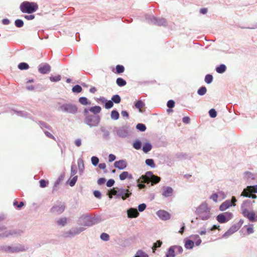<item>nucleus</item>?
I'll return each mask as SVG.
<instances>
[{"instance_id": "nucleus-37", "label": "nucleus", "mask_w": 257, "mask_h": 257, "mask_svg": "<svg viewBox=\"0 0 257 257\" xmlns=\"http://www.w3.org/2000/svg\"><path fill=\"white\" fill-rule=\"evenodd\" d=\"M116 83L117 85L120 87L124 86L126 84L125 80L121 77L116 79Z\"/></svg>"}, {"instance_id": "nucleus-3", "label": "nucleus", "mask_w": 257, "mask_h": 257, "mask_svg": "<svg viewBox=\"0 0 257 257\" xmlns=\"http://www.w3.org/2000/svg\"><path fill=\"white\" fill-rule=\"evenodd\" d=\"M84 116V122L90 127L97 126L100 123L101 118L98 115L83 113Z\"/></svg>"}, {"instance_id": "nucleus-4", "label": "nucleus", "mask_w": 257, "mask_h": 257, "mask_svg": "<svg viewBox=\"0 0 257 257\" xmlns=\"http://www.w3.org/2000/svg\"><path fill=\"white\" fill-rule=\"evenodd\" d=\"M98 222L97 217H92L87 214H84L81 216L78 221L77 223L84 226H91Z\"/></svg>"}, {"instance_id": "nucleus-33", "label": "nucleus", "mask_w": 257, "mask_h": 257, "mask_svg": "<svg viewBox=\"0 0 257 257\" xmlns=\"http://www.w3.org/2000/svg\"><path fill=\"white\" fill-rule=\"evenodd\" d=\"M110 117L113 120H117L119 117V114L116 110H113L111 112Z\"/></svg>"}, {"instance_id": "nucleus-50", "label": "nucleus", "mask_w": 257, "mask_h": 257, "mask_svg": "<svg viewBox=\"0 0 257 257\" xmlns=\"http://www.w3.org/2000/svg\"><path fill=\"white\" fill-rule=\"evenodd\" d=\"M113 106V101H112L111 100H106L105 104H104V107L106 109H110L112 108Z\"/></svg>"}, {"instance_id": "nucleus-62", "label": "nucleus", "mask_w": 257, "mask_h": 257, "mask_svg": "<svg viewBox=\"0 0 257 257\" xmlns=\"http://www.w3.org/2000/svg\"><path fill=\"white\" fill-rule=\"evenodd\" d=\"M224 214L226 219H227V221H229L230 219H231L233 217V214L232 213L229 212H226L223 213Z\"/></svg>"}, {"instance_id": "nucleus-44", "label": "nucleus", "mask_w": 257, "mask_h": 257, "mask_svg": "<svg viewBox=\"0 0 257 257\" xmlns=\"http://www.w3.org/2000/svg\"><path fill=\"white\" fill-rule=\"evenodd\" d=\"M18 67L20 70H27L29 68V65L25 62H21L19 63Z\"/></svg>"}, {"instance_id": "nucleus-18", "label": "nucleus", "mask_w": 257, "mask_h": 257, "mask_svg": "<svg viewBox=\"0 0 257 257\" xmlns=\"http://www.w3.org/2000/svg\"><path fill=\"white\" fill-rule=\"evenodd\" d=\"M114 167L119 170H123L127 167V162L125 160L115 161L114 163Z\"/></svg>"}, {"instance_id": "nucleus-49", "label": "nucleus", "mask_w": 257, "mask_h": 257, "mask_svg": "<svg viewBox=\"0 0 257 257\" xmlns=\"http://www.w3.org/2000/svg\"><path fill=\"white\" fill-rule=\"evenodd\" d=\"M213 76L211 74H207L205 77V82L207 84H210L213 81Z\"/></svg>"}, {"instance_id": "nucleus-25", "label": "nucleus", "mask_w": 257, "mask_h": 257, "mask_svg": "<svg viewBox=\"0 0 257 257\" xmlns=\"http://www.w3.org/2000/svg\"><path fill=\"white\" fill-rule=\"evenodd\" d=\"M244 192L250 194L253 192L257 193V185L253 186H248L246 188L244 189Z\"/></svg>"}, {"instance_id": "nucleus-59", "label": "nucleus", "mask_w": 257, "mask_h": 257, "mask_svg": "<svg viewBox=\"0 0 257 257\" xmlns=\"http://www.w3.org/2000/svg\"><path fill=\"white\" fill-rule=\"evenodd\" d=\"M78 177L77 176H74L72 179H71L69 182V185L71 187H73L75 185L77 180Z\"/></svg>"}, {"instance_id": "nucleus-7", "label": "nucleus", "mask_w": 257, "mask_h": 257, "mask_svg": "<svg viewBox=\"0 0 257 257\" xmlns=\"http://www.w3.org/2000/svg\"><path fill=\"white\" fill-rule=\"evenodd\" d=\"M141 179H143V181L146 182L147 184L151 183V185H153L158 183L161 180V178L154 175L152 172L148 171L144 175L141 177Z\"/></svg>"}, {"instance_id": "nucleus-5", "label": "nucleus", "mask_w": 257, "mask_h": 257, "mask_svg": "<svg viewBox=\"0 0 257 257\" xmlns=\"http://www.w3.org/2000/svg\"><path fill=\"white\" fill-rule=\"evenodd\" d=\"M20 9L23 13L32 14L37 11L38 5L34 2L25 1L21 4Z\"/></svg>"}, {"instance_id": "nucleus-52", "label": "nucleus", "mask_w": 257, "mask_h": 257, "mask_svg": "<svg viewBox=\"0 0 257 257\" xmlns=\"http://www.w3.org/2000/svg\"><path fill=\"white\" fill-rule=\"evenodd\" d=\"M15 25L18 28H22L24 26V22L21 19H17L15 21Z\"/></svg>"}, {"instance_id": "nucleus-36", "label": "nucleus", "mask_w": 257, "mask_h": 257, "mask_svg": "<svg viewBox=\"0 0 257 257\" xmlns=\"http://www.w3.org/2000/svg\"><path fill=\"white\" fill-rule=\"evenodd\" d=\"M251 204V202L250 200H246L243 202L241 205L240 210L243 209H248V208H249Z\"/></svg>"}, {"instance_id": "nucleus-12", "label": "nucleus", "mask_w": 257, "mask_h": 257, "mask_svg": "<svg viewBox=\"0 0 257 257\" xmlns=\"http://www.w3.org/2000/svg\"><path fill=\"white\" fill-rule=\"evenodd\" d=\"M65 205L64 203L60 202L59 204L54 205L50 209L51 213L60 214L65 210Z\"/></svg>"}, {"instance_id": "nucleus-48", "label": "nucleus", "mask_w": 257, "mask_h": 257, "mask_svg": "<svg viewBox=\"0 0 257 257\" xmlns=\"http://www.w3.org/2000/svg\"><path fill=\"white\" fill-rule=\"evenodd\" d=\"M173 246L177 253L181 254L183 252V249L182 246L176 245H173Z\"/></svg>"}, {"instance_id": "nucleus-11", "label": "nucleus", "mask_w": 257, "mask_h": 257, "mask_svg": "<svg viewBox=\"0 0 257 257\" xmlns=\"http://www.w3.org/2000/svg\"><path fill=\"white\" fill-rule=\"evenodd\" d=\"M85 228L83 227H72L69 231L65 232L63 234V236L65 237L71 238L80 234L85 230Z\"/></svg>"}, {"instance_id": "nucleus-6", "label": "nucleus", "mask_w": 257, "mask_h": 257, "mask_svg": "<svg viewBox=\"0 0 257 257\" xmlns=\"http://www.w3.org/2000/svg\"><path fill=\"white\" fill-rule=\"evenodd\" d=\"M58 110L64 113L76 114L78 111L77 106L71 103H65L60 105L58 107Z\"/></svg>"}, {"instance_id": "nucleus-32", "label": "nucleus", "mask_w": 257, "mask_h": 257, "mask_svg": "<svg viewBox=\"0 0 257 257\" xmlns=\"http://www.w3.org/2000/svg\"><path fill=\"white\" fill-rule=\"evenodd\" d=\"M246 218L251 222L257 221V215L255 216V213L253 211L250 212Z\"/></svg>"}, {"instance_id": "nucleus-47", "label": "nucleus", "mask_w": 257, "mask_h": 257, "mask_svg": "<svg viewBox=\"0 0 257 257\" xmlns=\"http://www.w3.org/2000/svg\"><path fill=\"white\" fill-rule=\"evenodd\" d=\"M136 128L141 132H145L147 127L144 124L140 123L136 125Z\"/></svg>"}, {"instance_id": "nucleus-42", "label": "nucleus", "mask_w": 257, "mask_h": 257, "mask_svg": "<svg viewBox=\"0 0 257 257\" xmlns=\"http://www.w3.org/2000/svg\"><path fill=\"white\" fill-rule=\"evenodd\" d=\"M241 196L248 197V198H252V199H255L256 198V196L255 194H252V193L249 194L247 193L246 192H244V189L242 191V192L241 194Z\"/></svg>"}, {"instance_id": "nucleus-35", "label": "nucleus", "mask_w": 257, "mask_h": 257, "mask_svg": "<svg viewBox=\"0 0 257 257\" xmlns=\"http://www.w3.org/2000/svg\"><path fill=\"white\" fill-rule=\"evenodd\" d=\"M79 102L82 105H86L90 104V101L85 97H81L79 98Z\"/></svg>"}, {"instance_id": "nucleus-43", "label": "nucleus", "mask_w": 257, "mask_h": 257, "mask_svg": "<svg viewBox=\"0 0 257 257\" xmlns=\"http://www.w3.org/2000/svg\"><path fill=\"white\" fill-rule=\"evenodd\" d=\"M207 92V89L205 86H201L200 88L197 90V93L198 95L200 96L204 95Z\"/></svg>"}, {"instance_id": "nucleus-53", "label": "nucleus", "mask_w": 257, "mask_h": 257, "mask_svg": "<svg viewBox=\"0 0 257 257\" xmlns=\"http://www.w3.org/2000/svg\"><path fill=\"white\" fill-rule=\"evenodd\" d=\"M137 256L138 257H149V255L142 250H138L137 251Z\"/></svg>"}, {"instance_id": "nucleus-9", "label": "nucleus", "mask_w": 257, "mask_h": 257, "mask_svg": "<svg viewBox=\"0 0 257 257\" xmlns=\"http://www.w3.org/2000/svg\"><path fill=\"white\" fill-rule=\"evenodd\" d=\"M113 195L116 197H121L123 200L126 199L132 195V192L124 188H115L112 189Z\"/></svg>"}, {"instance_id": "nucleus-8", "label": "nucleus", "mask_w": 257, "mask_h": 257, "mask_svg": "<svg viewBox=\"0 0 257 257\" xmlns=\"http://www.w3.org/2000/svg\"><path fill=\"white\" fill-rule=\"evenodd\" d=\"M114 131L118 137L125 138L129 137L131 134V127L128 125L125 124L119 127H115Z\"/></svg>"}, {"instance_id": "nucleus-10", "label": "nucleus", "mask_w": 257, "mask_h": 257, "mask_svg": "<svg viewBox=\"0 0 257 257\" xmlns=\"http://www.w3.org/2000/svg\"><path fill=\"white\" fill-rule=\"evenodd\" d=\"M146 19L149 23L159 26H166L167 24L166 20L163 18H158L154 16L147 15L146 16Z\"/></svg>"}, {"instance_id": "nucleus-34", "label": "nucleus", "mask_w": 257, "mask_h": 257, "mask_svg": "<svg viewBox=\"0 0 257 257\" xmlns=\"http://www.w3.org/2000/svg\"><path fill=\"white\" fill-rule=\"evenodd\" d=\"M14 112L18 116L24 117H29L30 114L26 111L14 110Z\"/></svg>"}, {"instance_id": "nucleus-38", "label": "nucleus", "mask_w": 257, "mask_h": 257, "mask_svg": "<svg viewBox=\"0 0 257 257\" xmlns=\"http://www.w3.org/2000/svg\"><path fill=\"white\" fill-rule=\"evenodd\" d=\"M133 147L136 150H140L142 148V142L139 140H136L133 143Z\"/></svg>"}, {"instance_id": "nucleus-60", "label": "nucleus", "mask_w": 257, "mask_h": 257, "mask_svg": "<svg viewBox=\"0 0 257 257\" xmlns=\"http://www.w3.org/2000/svg\"><path fill=\"white\" fill-rule=\"evenodd\" d=\"M145 106V103L142 100H140L136 102L135 103V106L136 108L141 109Z\"/></svg>"}, {"instance_id": "nucleus-63", "label": "nucleus", "mask_w": 257, "mask_h": 257, "mask_svg": "<svg viewBox=\"0 0 257 257\" xmlns=\"http://www.w3.org/2000/svg\"><path fill=\"white\" fill-rule=\"evenodd\" d=\"M39 183H40V186L41 188H44V187H46L47 185L48 184V182L46 181L44 179H41V180H40Z\"/></svg>"}, {"instance_id": "nucleus-2", "label": "nucleus", "mask_w": 257, "mask_h": 257, "mask_svg": "<svg viewBox=\"0 0 257 257\" xmlns=\"http://www.w3.org/2000/svg\"><path fill=\"white\" fill-rule=\"evenodd\" d=\"M211 208L206 202L202 203L196 208L195 213L196 215V219L207 220L211 217Z\"/></svg>"}, {"instance_id": "nucleus-17", "label": "nucleus", "mask_w": 257, "mask_h": 257, "mask_svg": "<svg viewBox=\"0 0 257 257\" xmlns=\"http://www.w3.org/2000/svg\"><path fill=\"white\" fill-rule=\"evenodd\" d=\"M22 233V231L20 230L12 229L7 231H5L3 233V235L4 237L7 238L11 236L15 235H20Z\"/></svg>"}, {"instance_id": "nucleus-1", "label": "nucleus", "mask_w": 257, "mask_h": 257, "mask_svg": "<svg viewBox=\"0 0 257 257\" xmlns=\"http://www.w3.org/2000/svg\"><path fill=\"white\" fill-rule=\"evenodd\" d=\"M28 249V245L21 243H15L11 245L4 244L0 245V251L7 253H19L26 251Z\"/></svg>"}, {"instance_id": "nucleus-16", "label": "nucleus", "mask_w": 257, "mask_h": 257, "mask_svg": "<svg viewBox=\"0 0 257 257\" xmlns=\"http://www.w3.org/2000/svg\"><path fill=\"white\" fill-rule=\"evenodd\" d=\"M239 226H237L236 224L232 225L229 229L225 232L222 235L224 238H227L230 235H232L235 232L237 231L239 229Z\"/></svg>"}, {"instance_id": "nucleus-28", "label": "nucleus", "mask_w": 257, "mask_h": 257, "mask_svg": "<svg viewBox=\"0 0 257 257\" xmlns=\"http://www.w3.org/2000/svg\"><path fill=\"white\" fill-rule=\"evenodd\" d=\"M152 145L150 143H146L143 146L142 150L145 153H147L150 152L152 149Z\"/></svg>"}, {"instance_id": "nucleus-14", "label": "nucleus", "mask_w": 257, "mask_h": 257, "mask_svg": "<svg viewBox=\"0 0 257 257\" xmlns=\"http://www.w3.org/2000/svg\"><path fill=\"white\" fill-rule=\"evenodd\" d=\"M101 108L99 106H94L89 108H86L84 109L83 113H87L89 111H90L94 115H98L100 112Z\"/></svg>"}, {"instance_id": "nucleus-26", "label": "nucleus", "mask_w": 257, "mask_h": 257, "mask_svg": "<svg viewBox=\"0 0 257 257\" xmlns=\"http://www.w3.org/2000/svg\"><path fill=\"white\" fill-rule=\"evenodd\" d=\"M166 257H175L176 253L173 245L169 247L165 255Z\"/></svg>"}, {"instance_id": "nucleus-30", "label": "nucleus", "mask_w": 257, "mask_h": 257, "mask_svg": "<svg viewBox=\"0 0 257 257\" xmlns=\"http://www.w3.org/2000/svg\"><path fill=\"white\" fill-rule=\"evenodd\" d=\"M67 223V218L66 217H62L57 221V224L62 227L65 226Z\"/></svg>"}, {"instance_id": "nucleus-23", "label": "nucleus", "mask_w": 257, "mask_h": 257, "mask_svg": "<svg viewBox=\"0 0 257 257\" xmlns=\"http://www.w3.org/2000/svg\"><path fill=\"white\" fill-rule=\"evenodd\" d=\"M162 195L165 197L170 196L173 193V189L171 187H164Z\"/></svg>"}, {"instance_id": "nucleus-22", "label": "nucleus", "mask_w": 257, "mask_h": 257, "mask_svg": "<svg viewBox=\"0 0 257 257\" xmlns=\"http://www.w3.org/2000/svg\"><path fill=\"white\" fill-rule=\"evenodd\" d=\"M243 177L244 179L249 181L255 179V175L249 171H245L243 174Z\"/></svg>"}, {"instance_id": "nucleus-15", "label": "nucleus", "mask_w": 257, "mask_h": 257, "mask_svg": "<svg viewBox=\"0 0 257 257\" xmlns=\"http://www.w3.org/2000/svg\"><path fill=\"white\" fill-rule=\"evenodd\" d=\"M156 214L159 217L160 219L163 220H167L170 218V214L167 211L160 210L156 212Z\"/></svg>"}, {"instance_id": "nucleus-51", "label": "nucleus", "mask_w": 257, "mask_h": 257, "mask_svg": "<svg viewBox=\"0 0 257 257\" xmlns=\"http://www.w3.org/2000/svg\"><path fill=\"white\" fill-rule=\"evenodd\" d=\"M124 71V67L121 65H117L116 66V73L120 74L123 72Z\"/></svg>"}, {"instance_id": "nucleus-19", "label": "nucleus", "mask_w": 257, "mask_h": 257, "mask_svg": "<svg viewBox=\"0 0 257 257\" xmlns=\"http://www.w3.org/2000/svg\"><path fill=\"white\" fill-rule=\"evenodd\" d=\"M127 217L130 218H136L139 216V213L135 208H130L127 210Z\"/></svg>"}, {"instance_id": "nucleus-40", "label": "nucleus", "mask_w": 257, "mask_h": 257, "mask_svg": "<svg viewBox=\"0 0 257 257\" xmlns=\"http://www.w3.org/2000/svg\"><path fill=\"white\" fill-rule=\"evenodd\" d=\"M146 164L151 167V168H154L156 167L154 161L152 159H147L145 161Z\"/></svg>"}, {"instance_id": "nucleus-57", "label": "nucleus", "mask_w": 257, "mask_h": 257, "mask_svg": "<svg viewBox=\"0 0 257 257\" xmlns=\"http://www.w3.org/2000/svg\"><path fill=\"white\" fill-rule=\"evenodd\" d=\"M209 115L211 118H214L217 116V112L214 108H211L209 110Z\"/></svg>"}, {"instance_id": "nucleus-29", "label": "nucleus", "mask_w": 257, "mask_h": 257, "mask_svg": "<svg viewBox=\"0 0 257 257\" xmlns=\"http://www.w3.org/2000/svg\"><path fill=\"white\" fill-rule=\"evenodd\" d=\"M216 220L220 223H224L227 222L223 213L218 215L216 217Z\"/></svg>"}, {"instance_id": "nucleus-41", "label": "nucleus", "mask_w": 257, "mask_h": 257, "mask_svg": "<svg viewBox=\"0 0 257 257\" xmlns=\"http://www.w3.org/2000/svg\"><path fill=\"white\" fill-rule=\"evenodd\" d=\"M137 182L138 187L140 189H142L146 188V185L145 184V183H146V182H144L143 179H141V177L138 179Z\"/></svg>"}, {"instance_id": "nucleus-39", "label": "nucleus", "mask_w": 257, "mask_h": 257, "mask_svg": "<svg viewBox=\"0 0 257 257\" xmlns=\"http://www.w3.org/2000/svg\"><path fill=\"white\" fill-rule=\"evenodd\" d=\"M112 101H113V103H115L116 104L119 103L121 101V97L118 94H115L112 96L111 97Z\"/></svg>"}, {"instance_id": "nucleus-61", "label": "nucleus", "mask_w": 257, "mask_h": 257, "mask_svg": "<svg viewBox=\"0 0 257 257\" xmlns=\"http://www.w3.org/2000/svg\"><path fill=\"white\" fill-rule=\"evenodd\" d=\"M194 239L195 240H196V241H195V244L196 246H199L201 242H202V240L201 239H200L199 236L198 235H194Z\"/></svg>"}, {"instance_id": "nucleus-20", "label": "nucleus", "mask_w": 257, "mask_h": 257, "mask_svg": "<svg viewBox=\"0 0 257 257\" xmlns=\"http://www.w3.org/2000/svg\"><path fill=\"white\" fill-rule=\"evenodd\" d=\"M233 204L230 200H227L222 203L219 206V209L221 211H223L232 206H235Z\"/></svg>"}, {"instance_id": "nucleus-21", "label": "nucleus", "mask_w": 257, "mask_h": 257, "mask_svg": "<svg viewBox=\"0 0 257 257\" xmlns=\"http://www.w3.org/2000/svg\"><path fill=\"white\" fill-rule=\"evenodd\" d=\"M100 131L102 133V139L104 140L108 141L110 139V133L105 127L101 126L100 127Z\"/></svg>"}, {"instance_id": "nucleus-24", "label": "nucleus", "mask_w": 257, "mask_h": 257, "mask_svg": "<svg viewBox=\"0 0 257 257\" xmlns=\"http://www.w3.org/2000/svg\"><path fill=\"white\" fill-rule=\"evenodd\" d=\"M77 164H78V170L79 173L80 175H81L84 171V165L83 160L81 158H79L78 159L77 161Z\"/></svg>"}, {"instance_id": "nucleus-13", "label": "nucleus", "mask_w": 257, "mask_h": 257, "mask_svg": "<svg viewBox=\"0 0 257 257\" xmlns=\"http://www.w3.org/2000/svg\"><path fill=\"white\" fill-rule=\"evenodd\" d=\"M38 71L41 74H47L51 71V66L46 63H41L38 66Z\"/></svg>"}, {"instance_id": "nucleus-56", "label": "nucleus", "mask_w": 257, "mask_h": 257, "mask_svg": "<svg viewBox=\"0 0 257 257\" xmlns=\"http://www.w3.org/2000/svg\"><path fill=\"white\" fill-rule=\"evenodd\" d=\"M128 177V172L124 171L122 172L119 176V179L120 180H124Z\"/></svg>"}, {"instance_id": "nucleus-46", "label": "nucleus", "mask_w": 257, "mask_h": 257, "mask_svg": "<svg viewBox=\"0 0 257 257\" xmlns=\"http://www.w3.org/2000/svg\"><path fill=\"white\" fill-rule=\"evenodd\" d=\"M61 79V76L58 75L57 76H51L50 77V80L51 82H58Z\"/></svg>"}, {"instance_id": "nucleus-55", "label": "nucleus", "mask_w": 257, "mask_h": 257, "mask_svg": "<svg viewBox=\"0 0 257 257\" xmlns=\"http://www.w3.org/2000/svg\"><path fill=\"white\" fill-rule=\"evenodd\" d=\"M101 240L103 241H108L109 239V235L106 233H102L100 236Z\"/></svg>"}, {"instance_id": "nucleus-31", "label": "nucleus", "mask_w": 257, "mask_h": 257, "mask_svg": "<svg viewBox=\"0 0 257 257\" xmlns=\"http://www.w3.org/2000/svg\"><path fill=\"white\" fill-rule=\"evenodd\" d=\"M215 69L217 73L222 74L226 71V67L224 64H222L216 67Z\"/></svg>"}, {"instance_id": "nucleus-64", "label": "nucleus", "mask_w": 257, "mask_h": 257, "mask_svg": "<svg viewBox=\"0 0 257 257\" xmlns=\"http://www.w3.org/2000/svg\"><path fill=\"white\" fill-rule=\"evenodd\" d=\"M147 207V205L145 203H142L138 206V210L140 212L144 211Z\"/></svg>"}, {"instance_id": "nucleus-54", "label": "nucleus", "mask_w": 257, "mask_h": 257, "mask_svg": "<svg viewBox=\"0 0 257 257\" xmlns=\"http://www.w3.org/2000/svg\"><path fill=\"white\" fill-rule=\"evenodd\" d=\"M77 172V167L75 165H72L71 166V176H74Z\"/></svg>"}, {"instance_id": "nucleus-58", "label": "nucleus", "mask_w": 257, "mask_h": 257, "mask_svg": "<svg viewBox=\"0 0 257 257\" xmlns=\"http://www.w3.org/2000/svg\"><path fill=\"white\" fill-rule=\"evenodd\" d=\"M91 161L92 164L94 166H96L98 164L99 159L97 157H95V156L92 157L91 159Z\"/></svg>"}, {"instance_id": "nucleus-45", "label": "nucleus", "mask_w": 257, "mask_h": 257, "mask_svg": "<svg viewBox=\"0 0 257 257\" xmlns=\"http://www.w3.org/2000/svg\"><path fill=\"white\" fill-rule=\"evenodd\" d=\"M82 88L81 86L79 85H76L74 86L72 88V91L74 93H80L82 91Z\"/></svg>"}, {"instance_id": "nucleus-27", "label": "nucleus", "mask_w": 257, "mask_h": 257, "mask_svg": "<svg viewBox=\"0 0 257 257\" xmlns=\"http://www.w3.org/2000/svg\"><path fill=\"white\" fill-rule=\"evenodd\" d=\"M185 247L187 249H192L194 246V242L190 239H185Z\"/></svg>"}]
</instances>
